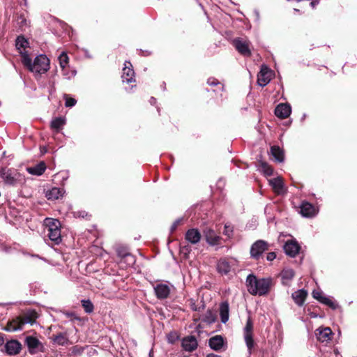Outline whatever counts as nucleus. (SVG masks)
Instances as JSON below:
<instances>
[{"label":"nucleus","mask_w":357,"mask_h":357,"mask_svg":"<svg viewBox=\"0 0 357 357\" xmlns=\"http://www.w3.org/2000/svg\"><path fill=\"white\" fill-rule=\"evenodd\" d=\"M271 75L272 73L269 68L266 66H262L258 75V84L261 86L267 85L271 81Z\"/></svg>","instance_id":"10"},{"label":"nucleus","mask_w":357,"mask_h":357,"mask_svg":"<svg viewBox=\"0 0 357 357\" xmlns=\"http://www.w3.org/2000/svg\"><path fill=\"white\" fill-rule=\"evenodd\" d=\"M167 339L169 343L174 344L178 340V335L176 332H171L167 335Z\"/></svg>","instance_id":"39"},{"label":"nucleus","mask_w":357,"mask_h":357,"mask_svg":"<svg viewBox=\"0 0 357 357\" xmlns=\"http://www.w3.org/2000/svg\"><path fill=\"white\" fill-rule=\"evenodd\" d=\"M264 167V173L268 175V176H271L273 174V170L272 169L271 167L267 165H264L263 166Z\"/></svg>","instance_id":"46"},{"label":"nucleus","mask_w":357,"mask_h":357,"mask_svg":"<svg viewBox=\"0 0 357 357\" xmlns=\"http://www.w3.org/2000/svg\"><path fill=\"white\" fill-rule=\"evenodd\" d=\"M307 296V291L305 289H298L291 294V297L298 306H302L305 303L306 297Z\"/></svg>","instance_id":"21"},{"label":"nucleus","mask_w":357,"mask_h":357,"mask_svg":"<svg viewBox=\"0 0 357 357\" xmlns=\"http://www.w3.org/2000/svg\"><path fill=\"white\" fill-rule=\"evenodd\" d=\"M321 303L330 307L333 310H335L338 307L335 301L332 300L331 298L326 296H325L324 298H323Z\"/></svg>","instance_id":"37"},{"label":"nucleus","mask_w":357,"mask_h":357,"mask_svg":"<svg viewBox=\"0 0 357 357\" xmlns=\"http://www.w3.org/2000/svg\"><path fill=\"white\" fill-rule=\"evenodd\" d=\"M181 251L182 253H184L185 255H187L190 252V247L189 245L183 246Z\"/></svg>","instance_id":"50"},{"label":"nucleus","mask_w":357,"mask_h":357,"mask_svg":"<svg viewBox=\"0 0 357 357\" xmlns=\"http://www.w3.org/2000/svg\"><path fill=\"white\" fill-rule=\"evenodd\" d=\"M26 343L31 353L36 352L40 345V341L35 337L28 336L26 337Z\"/></svg>","instance_id":"28"},{"label":"nucleus","mask_w":357,"mask_h":357,"mask_svg":"<svg viewBox=\"0 0 357 357\" xmlns=\"http://www.w3.org/2000/svg\"><path fill=\"white\" fill-rule=\"evenodd\" d=\"M253 324L250 318H248L245 326L243 330L244 340L248 347L249 354L252 352V349L254 348L255 342L253 340Z\"/></svg>","instance_id":"5"},{"label":"nucleus","mask_w":357,"mask_h":357,"mask_svg":"<svg viewBox=\"0 0 357 357\" xmlns=\"http://www.w3.org/2000/svg\"><path fill=\"white\" fill-rule=\"evenodd\" d=\"M203 233L206 242L210 245H217L220 244V236L217 235L214 230L211 228H206Z\"/></svg>","instance_id":"11"},{"label":"nucleus","mask_w":357,"mask_h":357,"mask_svg":"<svg viewBox=\"0 0 357 357\" xmlns=\"http://www.w3.org/2000/svg\"><path fill=\"white\" fill-rule=\"evenodd\" d=\"M189 303H190V308L193 310V311H201V309L203 308V306L202 307H198L196 303H195V301L194 299H190L189 300Z\"/></svg>","instance_id":"44"},{"label":"nucleus","mask_w":357,"mask_h":357,"mask_svg":"<svg viewBox=\"0 0 357 357\" xmlns=\"http://www.w3.org/2000/svg\"><path fill=\"white\" fill-rule=\"evenodd\" d=\"M268 250V244L266 241L257 240L251 245L250 250V257L254 259L258 260L264 252Z\"/></svg>","instance_id":"4"},{"label":"nucleus","mask_w":357,"mask_h":357,"mask_svg":"<svg viewBox=\"0 0 357 357\" xmlns=\"http://www.w3.org/2000/svg\"><path fill=\"white\" fill-rule=\"evenodd\" d=\"M1 176L6 183L14 185L20 180V174L16 171L7 169L1 173Z\"/></svg>","instance_id":"9"},{"label":"nucleus","mask_w":357,"mask_h":357,"mask_svg":"<svg viewBox=\"0 0 357 357\" xmlns=\"http://www.w3.org/2000/svg\"><path fill=\"white\" fill-rule=\"evenodd\" d=\"M173 286L169 285L167 283H158L153 286V289L155 294L156 297L158 299H165L169 297L170 292H171V288Z\"/></svg>","instance_id":"6"},{"label":"nucleus","mask_w":357,"mask_h":357,"mask_svg":"<svg viewBox=\"0 0 357 357\" xmlns=\"http://www.w3.org/2000/svg\"><path fill=\"white\" fill-rule=\"evenodd\" d=\"M295 273L292 268H285L280 273L282 283L284 285L289 286L294 278Z\"/></svg>","instance_id":"20"},{"label":"nucleus","mask_w":357,"mask_h":357,"mask_svg":"<svg viewBox=\"0 0 357 357\" xmlns=\"http://www.w3.org/2000/svg\"><path fill=\"white\" fill-rule=\"evenodd\" d=\"M45 224L47 227V236L50 241L58 245L61 241L60 222L53 218H46Z\"/></svg>","instance_id":"3"},{"label":"nucleus","mask_w":357,"mask_h":357,"mask_svg":"<svg viewBox=\"0 0 357 357\" xmlns=\"http://www.w3.org/2000/svg\"><path fill=\"white\" fill-rule=\"evenodd\" d=\"M217 268L221 274L227 275L231 270V266L227 260L220 259L218 263Z\"/></svg>","instance_id":"30"},{"label":"nucleus","mask_w":357,"mask_h":357,"mask_svg":"<svg viewBox=\"0 0 357 357\" xmlns=\"http://www.w3.org/2000/svg\"><path fill=\"white\" fill-rule=\"evenodd\" d=\"M206 357H221V356L219 355H217V354H208Z\"/></svg>","instance_id":"53"},{"label":"nucleus","mask_w":357,"mask_h":357,"mask_svg":"<svg viewBox=\"0 0 357 357\" xmlns=\"http://www.w3.org/2000/svg\"><path fill=\"white\" fill-rule=\"evenodd\" d=\"M319 0H312L310 5L312 8H314L318 4Z\"/></svg>","instance_id":"51"},{"label":"nucleus","mask_w":357,"mask_h":357,"mask_svg":"<svg viewBox=\"0 0 357 357\" xmlns=\"http://www.w3.org/2000/svg\"><path fill=\"white\" fill-rule=\"evenodd\" d=\"M300 213L303 217L312 218L317 213V208L307 202H302L300 207Z\"/></svg>","instance_id":"12"},{"label":"nucleus","mask_w":357,"mask_h":357,"mask_svg":"<svg viewBox=\"0 0 357 357\" xmlns=\"http://www.w3.org/2000/svg\"><path fill=\"white\" fill-rule=\"evenodd\" d=\"M118 256L121 259H123L126 256H127L130 252L127 250L126 248H119L116 250Z\"/></svg>","instance_id":"41"},{"label":"nucleus","mask_w":357,"mask_h":357,"mask_svg":"<svg viewBox=\"0 0 357 357\" xmlns=\"http://www.w3.org/2000/svg\"><path fill=\"white\" fill-rule=\"evenodd\" d=\"M149 357H153V356H151V352L149 353Z\"/></svg>","instance_id":"55"},{"label":"nucleus","mask_w":357,"mask_h":357,"mask_svg":"<svg viewBox=\"0 0 357 357\" xmlns=\"http://www.w3.org/2000/svg\"><path fill=\"white\" fill-rule=\"evenodd\" d=\"M209 85L215 86L219 84V82L215 78H209L207 81Z\"/></svg>","instance_id":"49"},{"label":"nucleus","mask_w":357,"mask_h":357,"mask_svg":"<svg viewBox=\"0 0 357 357\" xmlns=\"http://www.w3.org/2000/svg\"><path fill=\"white\" fill-rule=\"evenodd\" d=\"M223 234L230 238L233 234V227L229 224H225Z\"/></svg>","instance_id":"40"},{"label":"nucleus","mask_w":357,"mask_h":357,"mask_svg":"<svg viewBox=\"0 0 357 357\" xmlns=\"http://www.w3.org/2000/svg\"><path fill=\"white\" fill-rule=\"evenodd\" d=\"M155 102H156L155 98H153V97H151V99H150V102H151V105H153V104H155Z\"/></svg>","instance_id":"54"},{"label":"nucleus","mask_w":357,"mask_h":357,"mask_svg":"<svg viewBox=\"0 0 357 357\" xmlns=\"http://www.w3.org/2000/svg\"><path fill=\"white\" fill-rule=\"evenodd\" d=\"M20 317L21 318L24 326L27 324L32 325L36 321L38 317V314L35 310H29L26 312L22 317Z\"/></svg>","instance_id":"26"},{"label":"nucleus","mask_w":357,"mask_h":357,"mask_svg":"<svg viewBox=\"0 0 357 357\" xmlns=\"http://www.w3.org/2000/svg\"><path fill=\"white\" fill-rule=\"evenodd\" d=\"M182 221V219H177L176 220H175L174 222V223L172 224V227H171V232H173L174 231H175L177 228V227L181 224Z\"/></svg>","instance_id":"47"},{"label":"nucleus","mask_w":357,"mask_h":357,"mask_svg":"<svg viewBox=\"0 0 357 357\" xmlns=\"http://www.w3.org/2000/svg\"><path fill=\"white\" fill-rule=\"evenodd\" d=\"M312 296L314 298L318 300L320 303L325 297L324 296H323L322 292L319 290H314L312 291Z\"/></svg>","instance_id":"42"},{"label":"nucleus","mask_w":357,"mask_h":357,"mask_svg":"<svg viewBox=\"0 0 357 357\" xmlns=\"http://www.w3.org/2000/svg\"><path fill=\"white\" fill-rule=\"evenodd\" d=\"M23 65L35 75H41L50 69V60L44 54L37 56L33 61L28 54H23Z\"/></svg>","instance_id":"1"},{"label":"nucleus","mask_w":357,"mask_h":357,"mask_svg":"<svg viewBox=\"0 0 357 357\" xmlns=\"http://www.w3.org/2000/svg\"><path fill=\"white\" fill-rule=\"evenodd\" d=\"M124 65L125 67L123 69L121 75L123 82L128 84L135 82V72L131 63L130 61H126Z\"/></svg>","instance_id":"8"},{"label":"nucleus","mask_w":357,"mask_h":357,"mask_svg":"<svg viewBox=\"0 0 357 357\" xmlns=\"http://www.w3.org/2000/svg\"><path fill=\"white\" fill-rule=\"evenodd\" d=\"M291 107L288 104H279L275 109V114L280 119H286L287 118L290 114H291Z\"/></svg>","instance_id":"15"},{"label":"nucleus","mask_w":357,"mask_h":357,"mask_svg":"<svg viewBox=\"0 0 357 357\" xmlns=\"http://www.w3.org/2000/svg\"><path fill=\"white\" fill-rule=\"evenodd\" d=\"M54 342L59 344L63 345L66 342V338L63 335H59L54 339Z\"/></svg>","instance_id":"45"},{"label":"nucleus","mask_w":357,"mask_h":357,"mask_svg":"<svg viewBox=\"0 0 357 357\" xmlns=\"http://www.w3.org/2000/svg\"><path fill=\"white\" fill-rule=\"evenodd\" d=\"M276 258V254L273 252H268L266 256V259L269 261H273Z\"/></svg>","instance_id":"48"},{"label":"nucleus","mask_w":357,"mask_h":357,"mask_svg":"<svg viewBox=\"0 0 357 357\" xmlns=\"http://www.w3.org/2000/svg\"><path fill=\"white\" fill-rule=\"evenodd\" d=\"M215 320H216V316L211 310H208L206 312V313L205 314L204 317L203 319V321L208 324L214 323L215 321Z\"/></svg>","instance_id":"36"},{"label":"nucleus","mask_w":357,"mask_h":357,"mask_svg":"<svg viewBox=\"0 0 357 357\" xmlns=\"http://www.w3.org/2000/svg\"><path fill=\"white\" fill-rule=\"evenodd\" d=\"M224 338L219 335H215L209 339L208 344L215 351H220L224 345Z\"/></svg>","instance_id":"22"},{"label":"nucleus","mask_w":357,"mask_h":357,"mask_svg":"<svg viewBox=\"0 0 357 357\" xmlns=\"http://www.w3.org/2000/svg\"><path fill=\"white\" fill-rule=\"evenodd\" d=\"M333 333L330 328H319L316 331L317 340L321 342H328L331 339Z\"/></svg>","instance_id":"19"},{"label":"nucleus","mask_w":357,"mask_h":357,"mask_svg":"<svg viewBox=\"0 0 357 357\" xmlns=\"http://www.w3.org/2000/svg\"><path fill=\"white\" fill-rule=\"evenodd\" d=\"M4 343L3 335L0 333V347Z\"/></svg>","instance_id":"52"},{"label":"nucleus","mask_w":357,"mask_h":357,"mask_svg":"<svg viewBox=\"0 0 357 357\" xmlns=\"http://www.w3.org/2000/svg\"><path fill=\"white\" fill-rule=\"evenodd\" d=\"M60 67L62 70H65V68L68 67L69 59L66 53L63 52L58 58Z\"/></svg>","instance_id":"34"},{"label":"nucleus","mask_w":357,"mask_h":357,"mask_svg":"<svg viewBox=\"0 0 357 357\" xmlns=\"http://www.w3.org/2000/svg\"><path fill=\"white\" fill-rule=\"evenodd\" d=\"M46 169V165L44 162H40L35 166L29 167L26 171L32 175L41 176Z\"/></svg>","instance_id":"25"},{"label":"nucleus","mask_w":357,"mask_h":357,"mask_svg":"<svg viewBox=\"0 0 357 357\" xmlns=\"http://www.w3.org/2000/svg\"><path fill=\"white\" fill-rule=\"evenodd\" d=\"M121 266L124 268L131 266L135 263V257L132 254L129 253L123 259H121L119 261Z\"/></svg>","instance_id":"33"},{"label":"nucleus","mask_w":357,"mask_h":357,"mask_svg":"<svg viewBox=\"0 0 357 357\" xmlns=\"http://www.w3.org/2000/svg\"><path fill=\"white\" fill-rule=\"evenodd\" d=\"M246 282L248 290L252 295L264 296L270 290L271 279H257L254 275L250 274L247 277Z\"/></svg>","instance_id":"2"},{"label":"nucleus","mask_w":357,"mask_h":357,"mask_svg":"<svg viewBox=\"0 0 357 357\" xmlns=\"http://www.w3.org/2000/svg\"><path fill=\"white\" fill-rule=\"evenodd\" d=\"M300 246L296 241L291 240L286 242L284 245L285 253L291 257H295L299 252Z\"/></svg>","instance_id":"13"},{"label":"nucleus","mask_w":357,"mask_h":357,"mask_svg":"<svg viewBox=\"0 0 357 357\" xmlns=\"http://www.w3.org/2000/svg\"><path fill=\"white\" fill-rule=\"evenodd\" d=\"M229 303L225 301L222 302L220 305V315L221 321L223 324H225L229 320Z\"/></svg>","instance_id":"27"},{"label":"nucleus","mask_w":357,"mask_h":357,"mask_svg":"<svg viewBox=\"0 0 357 357\" xmlns=\"http://www.w3.org/2000/svg\"><path fill=\"white\" fill-rule=\"evenodd\" d=\"M270 185H271L274 192L278 195H282L285 192L284 185L282 179L280 177L274 178L269 180Z\"/></svg>","instance_id":"18"},{"label":"nucleus","mask_w":357,"mask_h":357,"mask_svg":"<svg viewBox=\"0 0 357 357\" xmlns=\"http://www.w3.org/2000/svg\"><path fill=\"white\" fill-rule=\"evenodd\" d=\"M63 98L66 100V102H65L66 107H73L74 105H75L77 100L75 98L69 97L68 95H67V94H65L63 96Z\"/></svg>","instance_id":"38"},{"label":"nucleus","mask_w":357,"mask_h":357,"mask_svg":"<svg viewBox=\"0 0 357 357\" xmlns=\"http://www.w3.org/2000/svg\"><path fill=\"white\" fill-rule=\"evenodd\" d=\"M63 190L59 188H52L50 190L46 192V197L48 199H58L59 198L63 197Z\"/></svg>","instance_id":"29"},{"label":"nucleus","mask_w":357,"mask_h":357,"mask_svg":"<svg viewBox=\"0 0 357 357\" xmlns=\"http://www.w3.org/2000/svg\"><path fill=\"white\" fill-rule=\"evenodd\" d=\"M233 43L240 54L245 56H250V43L248 40L238 38L234 40Z\"/></svg>","instance_id":"7"},{"label":"nucleus","mask_w":357,"mask_h":357,"mask_svg":"<svg viewBox=\"0 0 357 357\" xmlns=\"http://www.w3.org/2000/svg\"><path fill=\"white\" fill-rule=\"evenodd\" d=\"M66 124V120L62 117H56L51 121V128L59 132Z\"/></svg>","instance_id":"31"},{"label":"nucleus","mask_w":357,"mask_h":357,"mask_svg":"<svg viewBox=\"0 0 357 357\" xmlns=\"http://www.w3.org/2000/svg\"><path fill=\"white\" fill-rule=\"evenodd\" d=\"M185 239L191 244H197L201 240V234L197 229H190L185 233Z\"/></svg>","instance_id":"16"},{"label":"nucleus","mask_w":357,"mask_h":357,"mask_svg":"<svg viewBox=\"0 0 357 357\" xmlns=\"http://www.w3.org/2000/svg\"><path fill=\"white\" fill-rule=\"evenodd\" d=\"M63 75L66 79H70L72 77H74L76 74L75 70H71L70 72L68 71V67L65 68V70H62Z\"/></svg>","instance_id":"43"},{"label":"nucleus","mask_w":357,"mask_h":357,"mask_svg":"<svg viewBox=\"0 0 357 357\" xmlns=\"http://www.w3.org/2000/svg\"><path fill=\"white\" fill-rule=\"evenodd\" d=\"M271 152L276 161L281 162L284 160L283 151L278 146H273L271 148Z\"/></svg>","instance_id":"32"},{"label":"nucleus","mask_w":357,"mask_h":357,"mask_svg":"<svg viewBox=\"0 0 357 357\" xmlns=\"http://www.w3.org/2000/svg\"><path fill=\"white\" fill-rule=\"evenodd\" d=\"M15 46L20 54H21L22 61L23 60V54H28L25 50L29 46L28 40L23 36H18L15 41Z\"/></svg>","instance_id":"24"},{"label":"nucleus","mask_w":357,"mask_h":357,"mask_svg":"<svg viewBox=\"0 0 357 357\" xmlns=\"http://www.w3.org/2000/svg\"><path fill=\"white\" fill-rule=\"evenodd\" d=\"M4 349L8 354L15 355L20 353L21 344L17 340H10L6 342Z\"/></svg>","instance_id":"17"},{"label":"nucleus","mask_w":357,"mask_h":357,"mask_svg":"<svg viewBox=\"0 0 357 357\" xmlns=\"http://www.w3.org/2000/svg\"><path fill=\"white\" fill-rule=\"evenodd\" d=\"M82 305L86 313H91L93 311L94 307L90 300H82Z\"/></svg>","instance_id":"35"},{"label":"nucleus","mask_w":357,"mask_h":357,"mask_svg":"<svg viewBox=\"0 0 357 357\" xmlns=\"http://www.w3.org/2000/svg\"><path fill=\"white\" fill-rule=\"evenodd\" d=\"M197 341L194 336H187L182 340V347L186 351L192 352L197 348Z\"/></svg>","instance_id":"14"},{"label":"nucleus","mask_w":357,"mask_h":357,"mask_svg":"<svg viewBox=\"0 0 357 357\" xmlns=\"http://www.w3.org/2000/svg\"><path fill=\"white\" fill-rule=\"evenodd\" d=\"M23 324L22 319L20 317L13 319L12 321H9L5 329L9 332H15L17 331H20L23 328Z\"/></svg>","instance_id":"23"}]
</instances>
